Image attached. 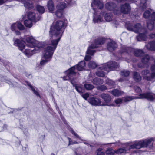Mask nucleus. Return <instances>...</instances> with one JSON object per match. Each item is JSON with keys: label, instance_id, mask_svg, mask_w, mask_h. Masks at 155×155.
Wrapping results in <instances>:
<instances>
[{"label": "nucleus", "instance_id": "f257e3e1", "mask_svg": "<svg viewBox=\"0 0 155 155\" xmlns=\"http://www.w3.org/2000/svg\"><path fill=\"white\" fill-rule=\"evenodd\" d=\"M65 24L63 21H57L53 26L51 27L49 31L50 37L55 38V39L51 41L50 46H48L44 49L43 57L40 62V64L43 65L50 61L56 49L58 42L59 41L62 34L65 28Z\"/></svg>", "mask_w": 155, "mask_h": 155}, {"label": "nucleus", "instance_id": "f03ea898", "mask_svg": "<svg viewBox=\"0 0 155 155\" xmlns=\"http://www.w3.org/2000/svg\"><path fill=\"white\" fill-rule=\"evenodd\" d=\"M14 45L18 46L19 49L22 51L28 57L36 52V48H39L43 47L40 43H38L32 36H25L21 41L17 39L14 42Z\"/></svg>", "mask_w": 155, "mask_h": 155}, {"label": "nucleus", "instance_id": "7ed1b4c3", "mask_svg": "<svg viewBox=\"0 0 155 155\" xmlns=\"http://www.w3.org/2000/svg\"><path fill=\"white\" fill-rule=\"evenodd\" d=\"M75 66H73L66 71L67 75L63 77L64 80L69 79L72 84L74 86L77 91L79 93H82L84 92V88L82 85L76 84V73L74 71Z\"/></svg>", "mask_w": 155, "mask_h": 155}, {"label": "nucleus", "instance_id": "20e7f679", "mask_svg": "<svg viewBox=\"0 0 155 155\" xmlns=\"http://www.w3.org/2000/svg\"><path fill=\"white\" fill-rule=\"evenodd\" d=\"M91 5L94 11V13L93 15L94 18L93 21L95 23L103 21V16L104 15V13L102 12L98 16H96L95 15L96 10L94 8V7H95L99 9H102L103 7V2L100 0H93L91 3Z\"/></svg>", "mask_w": 155, "mask_h": 155}, {"label": "nucleus", "instance_id": "39448f33", "mask_svg": "<svg viewBox=\"0 0 155 155\" xmlns=\"http://www.w3.org/2000/svg\"><path fill=\"white\" fill-rule=\"evenodd\" d=\"M132 52H133L134 54L137 57H140L143 56L144 54V52L142 50L140 49H135L125 46L122 47L119 53L120 54L124 55Z\"/></svg>", "mask_w": 155, "mask_h": 155}, {"label": "nucleus", "instance_id": "423d86ee", "mask_svg": "<svg viewBox=\"0 0 155 155\" xmlns=\"http://www.w3.org/2000/svg\"><path fill=\"white\" fill-rule=\"evenodd\" d=\"M133 29L137 30V31H134L135 33H139V36L137 37L138 41H140V39L141 40H146L147 37L146 29L143 28H142L140 23H137L134 25Z\"/></svg>", "mask_w": 155, "mask_h": 155}, {"label": "nucleus", "instance_id": "0eeeda50", "mask_svg": "<svg viewBox=\"0 0 155 155\" xmlns=\"http://www.w3.org/2000/svg\"><path fill=\"white\" fill-rule=\"evenodd\" d=\"M105 39L103 38H98L95 39L94 44H91L89 46L86 51L87 54L93 55L95 52V50L94 49L98 47L97 45L103 44L105 42Z\"/></svg>", "mask_w": 155, "mask_h": 155}, {"label": "nucleus", "instance_id": "6e6552de", "mask_svg": "<svg viewBox=\"0 0 155 155\" xmlns=\"http://www.w3.org/2000/svg\"><path fill=\"white\" fill-rule=\"evenodd\" d=\"M102 68L104 70V71L108 72L110 71L114 70L118 68L119 65L116 62L110 61L101 65L99 67V69H101Z\"/></svg>", "mask_w": 155, "mask_h": 155}, {"label": "nucleus", "instance_id": "1a4fd4ad", "mask_svg": "<svg viewBox=\"0 0 155 155\" xmlns=\"http://www.w3.org/2000/svg\"><path fill=\"white\" fill-rule=\"evenodd\" d=\"M100 97L103 99L104 102L101 103L102 106H109L111 101V97L109 94L103 93L100 95Z\"/></svg>", "mask_w": 155, "mask_h": 155}, {"label": "nucleus", "instance_id": "9d476101", "mask_svg": "<svg viewBox=\"0 0 155 155\" xmlns=\"http://www.w3.org/2000/svg\"><path fill=\"white\" fill-rule=\"evenodd\" d=\"M140 99L145 98L149 101H153L155 99V94L150 93L142 94H140L138 98Z\"/></svg>", "mask_w": 155, "mask_h": 155}, {"label": "nucleus", "instance_id": "9b49d317", "mask_svg": "<svg viewBox=\"0 0 155 155\" xmlns=\"http://www.w3.org/2000/svg\"><path fill=\"white\" fill-rule=\"evenodd\" d=\"M88 102L91 105L94 106H102L101 102L99 99L94 97L90 98L88 100Z\"/></svg>", "mask_w": 155, "mask_h": 155}, {"label": "nucleus", "instance_id": "f8f14e48", "mask_svg": "<svg viewBox=\"0 0 155 155\" xmlns=\"http://www.w3.org/2000/svg\"><path fill=\"white\" fill-rule=\"evenodd\" d=\"M150 58L149 55H145L142 58L141 61L142 63H139L138 64V66L139 68H143L144 67V65L146 64L149 62Z\"/></svg>", "mask_w": 155, "mask_h": 155}, {"label": "nucleus", "instance_id": "ddd939ff", "mask_svg": "<svg viewBox=\"0 0 155 155\" xmlns=\"http://www.w3.org/2000/svg\"><path fill=\"white\" fill-rule=\"evenodd\" d=\"M131 8L129 4L126 3L121 6V12L124 14H128L130 11Z\"/></svg>", "mask_w": 155, "mask_h": 155}, {"label": "nucleus", "instance_id": "4468645a", "mask_svg": "<svg viewBox=\"0 0 155 155\" xmlns=\"http://www.w3.org/2000/svg\"><path fill=\"white\" fill-rule=\"evenodd\" d=\"M11 29L13 31H15L17 28L21 30H23L25 28L22 24L19 22H16L13 24L11 26Z\"/></svg>", "mask_w": 155, "mask_h": 155}, {"label": "nucleus", "instance_id": "2eb2a0df", "mask_svg": "<svg viewBox=\"0 0 155 155\" xmlns=\"http://www.w3.org/2000/svg\"><path fill=\"white\" fill-rule=\"evenodd\" d=\"M150 73V71L148 70H144L142 72V74L145 79L148 81H153L154 79L153 77H152L151 74L150 76H147L148 74Z\"/></svg>", "mask_w": 155, "mask_h": 155}, {"label": "nucleus", "instance_id": "dca6fc26", "mask_svg": "<svg viewBox=\"0 0 155 155\" xmlns=\"http://www.w3.org/2000/svg\"><path fill=\"white\" fill-rule=\"evenodd\" d=\"M117 47V44L114 41L108 42L107 46V50L110 52H112L115 50Z\"/></svg>", "mask_w": 155, "mask_h": 155}, {"label": "nucleus", "instance_id": "f3484780", "mask_svg": "<svg viewBox=\"0 0 155 155\" xmlns=\"http://www.w3.org/2000/svg\"><path fill=\"white\" fill-rule=\"evenodd\" d=\"M142 147H144L143 140L135 142L130 146L129 149L136 148L139 149Z\"/></svg>", "mask_w": 155, "mask_h": 155}, {"label": "nucleus", "instance_id": "a211bd4d", "mask_svg": "<svg viewBox=\"0 0 155 155\" xmlns=\"http://www.w3.org/2000/svg\"><path fill=\"white\" fill-rule=\"evenodd\" d=\"M27 17L28 19L31 20L36 22L40 20L41 16H39L37 18H36L35 13L32 12H30L28 14Z\"/></svg>", "mask_w": 155, "mask_h": 155}, {"label": "nucleus", "instance_id": "6ab92c4d", "mask_svg": "<svg viewBox=\"0 0 155 155\" xmlns=\"http://www.w3.org/2000/svg\"><path fill=\"white\" fill-rule=\"evenodd\" d=\"M153 141H154V139L152 138L143 140L144 147H151L153 146Z\"/></svg>", "mask_w": 155, "mask_h": 155}, {"label": "nucleus", "instance_id": "aec40b11", "mask_svg": "<svg viewBox=\"0 0 155 155\" xmlns=\"http://www.w3.org/2000/svg\"><path fill=\"white\" fill-rule=\"evenodd\" d=\"M145 47L149 50L155 51V41L150 42L146 45Z\"/></svg>", "mask_w": 155, "mask_h": 155}, {"label": "nucleus", "instance_id": "412c9836", "mask_svg": "<svg viewBox=\"0 0 155 155\" xmlns=\"http://www.w3.org/2000/svg\"><path fill=\"white\" fill-rule=\"evenodd\" d=\"M105 8L109 10H113L116 7V4L112 2L107 3L105 4Z\"/></svg>", "mask_w": 155, "mask_h": 155}, {"label": "nucleus", "instance_id": "4be33fe9", "mask_svg": "<svg viewBox=\"0 0 155 155\" xmlns=\"http://www.w3.org/2000/svg\"><path fill=\"white\" fill-rule=\"evenodd\" d=\"M24 84L25 85H28L29 87L31 89L33 92L37 96H38L40 97L38 92L35 90L34 87L32 86V85L26 81L24 82Z\"/></svg>", "mask_w": 155, "mask_h": 155}, {"label": "nucleus", "instance_id": "5701e85b", "mask_svg": "<svg viewBox=\"0 0 155 155\" xmlns=\"http://www.w3.org/2000/svg\"><path fill=\"white\" fill-rule=\"evenodd\" d=\"M48 8L50 12L52 13L54 9V6L52 0H49L47 3Z\"/></svg>", "mask_w": 155, "mask_h": 155}, {"label": "nucleus", "instance_id": "b1692460", "mask_svg": "<svg viewBox=\"0 0 155 155\" xmlns=\"http://www.w3.org/2000/svg\"><path fill=\"white\" fill-rule=\"evenodd\" d=\"M85 62L84 61H82L80 62L77 65V69L78 71H81L85 69Z\"/></svg>", "mask_w": 155, "mask_h": 155}, {"label": "nucleus", "instance_id": "393cba45", "mask_svg": "<svg viewBox=\"0 0 155 155\" xmlns=\"http://www.w3.org/2000/svg\"><path fill=\"white\" fill-rule=\"evenodd\" d=\"M103 82L104 81L102 79L97 78L94 79L92 81L93 84L96 85H99L102 84Z\"/></svg>", "mask_w": 155, "mask_h": 155}, {"label": "nucleus", "instance_id": "a878e982", "mask_svg": "<svg viewBox=\"0 0 155 155\" xmlns=\"http://www.w3.org/2000/svg\"><path fill=\"white\" fill-rule=\"evenodd\" d=\"M134 26L132 23L127 22L125 24V27L128 30L131 31H137V30H134L133 29Z\"/></svg>", "mask_w": 155, "mask_h": 155}, {"label": "nucleus", "instance_id": "bb28decb", "mask_svg": "<svg viewBox=\"0 0 155 155\" xmlns=\"http://www.w3.org/2000/svg\"><path fill=\"white\" fill-rule=\"evenodd\" d=\"M100 66L98 67V71L96 72V74L98 77H104L105 74L104 72L103 71V70H104L102 68L99 69V67Z\"/></svg>", "mask_w": 155, "mask_h": 155}, {"label": "nucleus", "instance_id": "cd10ccee", "mask_svg": "<svg viewBox=\"0 0 155 155\" xmlns=\"http://www.w3.org/2000/svg\"><path fill=\"white\" fill-rule=\"evenodd\" d=\"M66 2V3L65 2H62L58 4L57 6V9L63 11L67 7L66 4L68 2Z\"/></svg>", "mask_w": 155, "mask_h": 155}, {"label": "nucleus", "instance_id": "c85d7f7f", "mask_svg": "<svg viewBox=\"0 0 155 155\" xmlns=\"http://www.w3.org/2000/svg\"><path fill=\"white\" fill-rule=\"evenodd\" d=\"M138 2H140L139 5H139L140 7L142 9H143L146 8V0H138Z\"/></svg>", "mask_w": 155, "mask_h": 155}, {"label": "nucleus", "instance_id": "c756f323", "mask_svg": "<svg viewBox=\"0 0 155 155\" xmlns=\"http://www.w3.org/2000/svg\"><path fill=\"white\" fill-rule=\"evenodd\" d=\"M33 22H36V21L28 19L25 20L24 24L26 27L30 28L32 27Z\"/></svg>", "mask_w": 155, "mask_h": 155}, {"label": "nucleus", "instance_id": "7c9ffc66", "mask_svg": "<svg viewBox=\"0 0 155 155\" xmlns=\"http://www.w3.org/2000/svg\"><path fill=\"white\" fill-rule=\"evenodd\" d=\"M133 78L136 82H139L141 80V77L137 72H134L133 74Z\"/></svg>", "mask_w": 155, "mask_h": 155}, {"label": "nucleus", "instance_id": "2f4dec72", "mask_svg": "<svg viewBox=\"0 0 155 155\" xmlns=\"http://www.w3.org/2000/svg\"><path fill=\"white\" fill-rule=\"evenodd\" d=\"M147 25L148 28L150 30H152L154 28V21L150 20H148L147 21Z\"/></svg>", "mask_w": 155, "mask_h": 155}, {"label": "nucleus", "instance_id": "473e14b6", "mask_svg": "<svg viewBox=\"0 0 155 155\" xmlns=\"http://www.w3.org/2000/svg\"><path fill=\"white\" fill-rule=\"evenodd\" d=\"M123 92L120 90L114 89L112 91V94L114 96H120Z\"/></svg>", "mask_w": 155, "mask_h": 155}, {"label": "nucleus", "instance_id": "72a5a7b5", "mask_svg": "<svg viewBox=\"0 0 155 155\" xmlns=\"http://www.w3.org/2000/svg\"><path fill=\"white\" fill-rule=\"evenodd\" d=\"M112 14L111 13H106L104 15V18L106 21H110L112 20Z\"/></svg>", "mask_w": 155, "mask_h": 155}, {"label": "nucleus", "instance_id": "f704fd0d", "mask_svg": "<svg viewBox=\"0 0 155 155\" xmlns=\"http://www.w3.org/2000/svg\"><path fill=\"white\" fill-rule=\"evenodd\" d=\"M105 83L106 84L110 86L111 87H114L115 85V82L108 78L106 79Z\"/></svg>", "mask_w": 155, "mask_h": 155}, {"label": "nucleus", "instance_id": "c9c22d12", "mask_svg": "<svg viewBox=\"0 0 155 155\" xmlns=\"http://www.w3.org/2000/svg\"><path fill=\"white\" fill-rule=\"evenodd\" d=\"M25 7L28 9H31L33 7V4L30 2L27 1L24 2Z\"/></svg>", "mask_w": 155, "mask_h": 155}, {"label": "nucleus", "instance_id": "e433bc0d", "mask_svg": "<svg viewBox=\"0 0 155 155\" xmlns=\"http://www.w3.org/2000/svg\"><path fill=\"white\" fill-rule=\"evenodd\" d=\"M151 14V12L150 11L147 10L144 13L143 16L145 18H148V20H150Z\"/></svg>", "mask_w": 155, "mask_h": 155}, {"label": "nucleus", "instance_id": "4c0bfd02", "mask_svg": "<svg viewBox=\"0 0 155 155\" xmlns=\"http://www.w3.org/2000/svg\"><path fill=\"white\" fill-rule=\"evenodd\" d=\"M36 8L37 11L40 14H42L44 12L45 9L44 7L38 5H37Z\"/></svg>", "mask_w": 155, "mask_h": 155}, {"label": "nucleus", "instance_id": "58836bf2", "mask_svg": "<svg viewBox=\"0 0 155 155\" xmlns=\"http://www.w3.org/2000/svg\"><path fill=\"white\" fill-rule=\"evenodd\" d=\"M127 150V149L125 148H119L116 151V153L118 154H124L126 153Z\"/></svg>", "mask_w": 155, "mask_h": 155}, {"label": "nucleus", "instance_id": "ea45409f", "mask_svg": "<svg viewBox=\"0 0 155 155\" xmlns=\"http://www.w3.org/2000/svg\"><path fill=\"white\" fill-rule=\"evenodd\" d=\"M150 70L151 71V77H153L154 79H155V64L152 65L150 68Z\"/></svg>", "mask_w": 155, "mask_h": 155}, {"label": "nucleus", "instance_id": "a19ab883", "mask_svg": "<svg viewBox=\"0 0 155 155\" xmlns=\"http://www.w3.org/2000/svg\"><path fill=\"white\" fill-rule=\"evenodd\" d=\"M88 66L89 68L94 69L97 67V65L95 62L91 61L89 62L88 64Z\"/></svg>", "mask_w": 155, "mask_h": 155}, {"label": "nucleus", "instance_id": "79ce46f5", "mask_svg": "<svg viewBox=\"0 0 155 155\" xmlns=\"http://www.w3.org/2000/svg\"><path fill=\"white\" fill-rule=\"evenodd\" d=\"M63 13V11L57 9L55 13L57 17L60 18L62 17Z\"/></svg>", "mask_w": 155, "mask_h": 155}, {"label": "nucleus", "instance_id": "37998d69", "mask_svg": "<svg viewBox=\"0 0 155 155\" xmlns=\"http://www.w3.org/2000/svg\"><path fill=\"white\" fill-rule=\"evenodd\" d=\"M134 97L131 96H127L123 98V100L125 102H128L134 99Z\"/></svg>", "mask_w": 155, "mask_h": 155}, {"label": "nucleus", "instance_id": "c03bdc74", "mask_svg": "<svg viewBox=\"0 0 155 155\" xmlns=\"http://www.w3.org/2000/svg\"><path fill=\"white\" fill-rule=\"evenodd\" d=\"M115 153L116 151L111 148L108 149L106 151V154L108 155H113Z\"/></svg>", "mask_w": 155, "mask_h": 155}, {"label": "nucleus", "instance_id": "a18cd8bd", "mask_svg": "<svg viewBox=\"0 0 155 155\" xmlns=\"http://www.w3.org/2000/svg\"><path fill=\"white\" fill-rule=\"evenodd\" d=\"M84 87L87 90H91L94 88V86L89 84H84Z\"/></svg>", "mask_w": 155, "mask_h": 155}, {"label": "nucleus", "instance_id": "49530a36", "mask_svg": "<svg viewBox=\"0 0 155 155\" xmlns=\"http://www.w3.org/2000/svg\"><path fill=\"white\" fill-rule=\"evenodd\" d=\"M120 74L123 76L127 77L129 75L130 72L127 70L123 71L121 72Z\"/></svg>", "mask_w": 155, "mask_h": 155}, {"label": "nucleus", "instance_id": "de8ad7c7", "mask_svg": "<svg viewBox=\"0 0 155 155\" xmlns=\"http://www.w3.org/2000/svg\"><path fill=\"white\" fill-rule=\"evenodd\" d=\"M68 139L69 141V144L68 145V146H69L71 144L78 143L76 141H72L71 139L69 137H68Z\"/></svg>", "mask_w": 155, "mask_h": 155}, {"label": "nucleus", "instance_id": "09e8293b", "mask_svg": "<svg viewBox=\"0 0 155 155\" xmlns=\"http://www.w3.org/2000/svg\"><path fill=\"white\" fill-rule=\"evenodd\" d=\"M134 89L135 92L138 93H140L141 92V89L137 86H134Z\"/></svg>", "mask_w": 155, "mask_h": 155}, {"label": "nucleus", "instance_id": "8fccbe9b", "mask_svg": "<svg viewBox=\"0 0 155 155\" xmlns=\"http://www.w3.org/2000/svg\"><path fill=\"white\" fill-rule=\"evenodd\" d=\"M150 21H155V12H153L151 14L150 17Z\"/></svg>", "mask_w": 155, "mask_h": 155}, {"label": "nucleus", "instance_id": "3c124183", "mask_svg": "<svg viewBox=\"0 0 155 155\" xmlns=\"http://www.w3.org/2000/svg\"><path fill=\"white\" fill-rule=\"evenodd\" d=\"M89 94L87 93H86L84 94H82V97L85 100H87L88 98L89 97Z\"/></svg>", "mask_w": 155, "mask_h": 155}, {"label": "nucleus", "instance_id": "603ef678", "mask_svg": "<svg viewBox=\"0 0 155 155\" xmlns=\"http://www.w3.org/2000/svg\"><path fill=\"white\" fill-rule=\"evenodd\" d=\"M101 149H98L96 151V153H97V155H105L104 153L101 152Z\"/></svg>", "mask_w": 155, "mask_h": 155}, {"label": "nucleus", "instance_id": "864d4df0", "mask_svg": "<svg viewBox=\"0 0 155 155\" xmlns=\"http://www.w3.org/2000/svg\"><path fill=\"white\" fill-rule=\"evenodd\" d=\"M123 99L120 98H118L115 100V102L117 104H120L122 102Z\"/></svg>", "mask_w": 155, "mask_h": 155}, {"label": "nucleus", "instance_id": "5fc2aeb1", "mask_svg": "<svg viewBox=\"0 0 155 155\" xmlns=\"http://www.w3.org/2000/svg\"><path fill=\"white\" fill-rule=\"evenodd\" d=\"M71 132L72 134H73L76 137L80 139V137L79 136L77 133H76L73 129H71Z\"/></svg>", "mask_w": 155, "mask_h": 155}, {"label": "nucleus", "instance_id": "6e6d98bb", "mask_svg": "<svg viewBox=\"0 0 155 155\" xmlns=\"http://www.w3.org/2000/svg\"><path fill=\"white\" fill-rule=\"evenodd\" d=\"M98 89L101 91H103L107 89L106 87L104 85H101L98 87Z\"/></svg>", "mask_w": 155, "mask_h": 155}, {"label": "nucleus", "instance_id": "4d7b16f0", "mask_svg": "<svg viewBox=\"0 0 155 155\" xmlns=\"http://www.w3.org/2000/svg\"><path fill=\"white\" fill-rule=\"evenodd\" d=\"M91 58V56L87 55L85 56L84 58L85 60L86 61H88L90 60Z\"/></svg>", "mask_w": 155, "mask_h": 155}, {"label": "nucleus", "instance_id": "13d9d810", "mask_svg": "<svg viewBox=\"0 0 155 155\" xmlns=\"http://www.w3.org/2000/svg\"><path fill=\"white\" fill-rule=\"evenodd\" d=\"M149 37L151 39H155V34H152L149 35Z\"/></svg>", "mask_w": 155, "mask_h": 155}, {"label": "nucleus", "instance_id": "bf43d9fd", "mask_svg": "<svg viewBox=\"0 0 155 155\" xmlns=\"http://www.w3.org/2000/svg\"><path fill=\"white\" fill-rule=\"evenodd\" d=\"M15 31V34L17 35H19L20 34V32L18 30H16L15 31Z\"/></svg>", "mask_w": 155, "mask_h": 155}, {"label": "nucleus", "instance_id": "052dcab7", "mask_svg": "<svg viewBox=\"0 0 155 155\" xmlns=\"http://www.w3.org/2000/svg\"><path fill=\"white\" fill-rule=\"evenodd\" d=\"M5 2L4 0H0V5H2Z\"/></svg>", "mask_w": 155, "mask_h": 155}, {"label": "nucleus", "instance_id": "680f3d73", "mask_svg": "<svg viewBox=\"0 0 155 155\" xmlns=\"http://www.w3.org/2000/svg\"><path fill=\"white\" fill-rule=\"evenodd\" d=\"M114 0L118 2H124V1H127V0Z\"/></svg>", "mask_w": 155, "mask_h": 155}, {"label": "nucleus", "instance_id": "e2e57ef3", "mask_svg": "<svg viewBox=\"0 0 155 155\" xmlns=\"http://www.w3.org/2000/svg\"><path fill=\"white\" fill-rule=\"evenodd\" d=\"M118 81H123V79L122 78H120L118 79Z\"/></svg>", "mask_w": 155, "mask_h": 155}, {"label": "nucleus", "instance_id": "0e129e2a", "mask_svg": "<svg viewBox=\"0 0 155 155\" xmlns=\"http://www.w3.org/2000/svg\"><path fill=\"white\" fill-rule=\"evenodd\" d=\"M71 2H69L68 4V5H72V4L71 3Z\"/></svg>", "mask_w": 155, "mask_h": 155}, {"label": "nucleus", "instance_id": "69168bd1", "mask_svg": "<svg viewBox=\"0 0 155 155\" xmlns=\"http://www.w3.org/2000/svg\"><path fill=\"white\" fill-rule=\"evenodd\" d=\"M153 61L155 63L154 64H155V58H153Z\"/></svg>", "mask_w": 155, "mask_h": 155}, {"label": "nucleus", "instance_id": "338daca9", "mask_svg": "<svg viewBox=\"0 0 155 155\" xmlns=\"http://www.w3.org/2000/svg\"><path fill=\"white\" fill-rule=\"evenodd\" d=\"M51 155H55L53 153H52Z\"/></svg>", "mask_w": 155, "mask_h": 155}, {"label": "nucleus", "instance_id": "774afa93", "mask_svg": "<svg viewBox=\"0 0 155 155\" xmlns=\"http://www.w3.org/2000/svg\"><path fill=\"white\" fill-rule=\"evenodd\" d=\"M23 18L24 19V16L23 17Z\"/></svg>", "mask_w": 155, "mask_h": 155}]
</instances>
